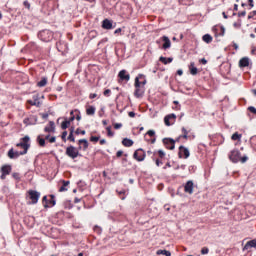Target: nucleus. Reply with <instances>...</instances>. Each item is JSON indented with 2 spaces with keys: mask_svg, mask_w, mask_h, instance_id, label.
Instances as JSON below:
<instances>
[{
  "mask_svg": "<svg viewBox=\"0 0 256 256\" xmlns=\"http://www.w3.org/2000/svg\"><path fill=\"white\" fill-rule=\"evenodd\" d=\"M141 85H142V87H145V85H147V79H143V81L140 82V87H141Z\"/></svg>",
  "mask_w": 256,
  "mask_h": 256,
  "instance_id": "obj_56",
  "label": "nucleus"
},
{
  "mask_svg": "<svg viewBox=\"0 0 256 256\" xmlns=\"http://www.w3.org/2000/svg\"><path fill=\"white\" fill-rule=\"evenodd\" d=\"M46 133H55V122L50 121L48 126L44 128Z\"/></svg>",
  "mask_w": 256,
  "mask_h": 256,
  "instance_id": "obj_17",
  "label": "nucleus"
},
{
  "mask_svg": "<svg viewBox=\"0 0 256 256\" xmlns=\"http://www.w3.org/2000/svg\"><path fill=\"white\" fill-rule=\"evenodd\" d=\"M0 171H1V176H0V178L2 179V180H5V179H7V175H11V171H12V168H11V165H3L2 167H1V169H0Z\"/></svg>",
  "mask_w": 256,
  "mask_h": 256,
  "instance_id": "obj_8",
  "label": "nucleus"
},
{
  "mask_svg": "<svg viewBox=\"0 0 256 256\" xmlns=\"http://www.w3.org/2000/svg\"><path fill=\"white\" fill-rule=\"evenodd\" d=\"M171 116H165L164 117V123L167 127H171V125H173V122L170 120Z\"/></svg>",
  "mask_w": 256,
  "mask_h": 256,
  "instance_id": "obj_32",
  "label": "nucleus"
},
{
  "mask_svg": "<svg viewBox=\"0 0 256 256\" xmlns=\"http://www.w3.org/2000/svg\"><path fill=\"white\" fill-rule=\"evenodd\" d=\"M122 29L121 28H117L115 31H114V35H117L119 33H121Z\"/></svg>",
  "mask_w": 256,
  "mask_h": 256,
  "instance_id": "obj_61",
  "label": "nucleus"
},
{
  "mask_svg": "<svg viewBox=\"0 0 256 256\" xmlns=\"http://www.w3.org/2000/svg\"><path fill=\"white\" fill-rule=\"evenodd\" d=\"M229 159L232 163H239V161H241V152L239 150H232Z\"/></svg>",
  "mask_w": 256,
  "mask_h": 256,
  "instance_id": "obj_6",
  "label": "nucleus"
},
{
  "mask_svg": "<svg viewBox=\"0 0 256 256\" xmlns=\"http://www.w3.org/2000/svg\"><path fill=\"white\" fill-rule=\"evenodd\" d=\"M219 29H220L219 35L220 37H223L225 35V26H214L212 28V31L213 33H218Z\"/></svg>",
  "mask_w": 256,
  "mask_h": 256,
  "instance_id": "obj_18",
  "label": "nucleus"
},
{
  "mask_svg": "<svg viewBox=\"0 0 256 256\" xmlns=\"http://www.w3.org/2000/svg\"><path fill=\"white\" fill-rule=\"evenodd\" d=\"M102 29H106V30L115 29V26H113V21L109 19H104L102 21Z\"/></svg>",
  "mask_w": 256,
  "mask_h": 256,
  "instance_id": "obj_13",
  "label": "nucleus"
},
{
  "mask_svg": "<svg viewBox=\"0 0 256 256\" xmlns=\"http://www.w3.org/2000/svg\"><path fill=\"white\" fill-rule=\"evenodd\" d=\"M51 199L49 202H47V196L43 197V203H44V207H55V196L54 195H50Z\"/></svg>",
  "mask_w": 256,
  "mask_h": 256,
  "instance_id": "obj_12",
  "label": "nucleus"
},
{
  "mask_svg": "<svg viewBox=\"0 0 256 256\" xmlns=\"http://www.w3.org/2000/svg\"><path fill=\"white\" fill-rule=\"evenodd\" d=\"M145 157H147V153L143 148H138L133 154V159L139 162L145 161Z\"/></svg>",
  "mask_w": 256,
  "mask_h": 256,
  "instance_id": "obj_3",
  "label": "nucleus"
},
{
  "mask_svg": "<svg viewBox=\"0 0 256 256\" xmlns=\"http://www.w3.org/2000/svg\"><path fill=\"white\" fill-rule=\"evenodd\" d=\"M159 62L163 63L164 65H168V63H173V58H171V57L166 58V57L161 56L159 58Z\"/></svg>",
  "mask_w": 256,
  "mask_h": 256,
  "instance_id": "obj_21",
  "label": "nucleus"
},
{
  "mask_svg": "<svg viewBox=\"0 0 256 256\" xmlns=\"http://www.w3.org/2000/svg\"><path fill=\"white\" fill-rule=\"evenodd\" d=\"M75 133L76 135H85V130L77 129Z\"/></svg>",
  "mask_w": 256,
  "mask_h": 256,
  "instance_id": "obj_44",
  "label": "nucleus"
},
{
  "mask_svg": "<svg viewBox=\"0 0 256 256\" xmlns=\"http://www.w3.org/2000/svg\"><path fill=\"white\" fill-rule=\"evenodd\" d=\"M29 105H35L36 107H39L41 103H35L33 100H28Z\"/></svg>",
  "mask_w": 256,
  "mask_h": 256,
  "instance_id": "obj_45",
  "label": "nucleus"
},
{
  "mask_svg": "<svg viewBox=\"0 0 256 256\" xmlns=\"http://www.w3.org/2000/svg\"><path fill=\"white\" fill-rule=\"evenodd\" d=\"M209 253V248L208 247H203L201 249V255H207Z\"/></svg>",
  "mask_w": 256,
  "mask_h": 256,
  "instance_id": "obj_40",
  "label": "nucleus"
},
{
  "mask_svg": "<svg viewBox=\"0 0 256 256\" xmlns=\"http://www.w3.org/2000/svg\"><path fill=\"white\" fill-rule=\"evenodd\" d=\"M156 255L171 256V251H169V250H157Z\"/></svg>",
  "mask_w": 256,
  "mask_h": 256,
  "instance_id": "obj_28",
  "label": "nucleus"
},
{
  "mask_svg": "<svg viewBox=\"0 0 256 256\" xmlns=\"http://www.w3.org/2000/svg\"><path fill=\"white\" fill-rule=\"evenodd\" d=\"M128 115H129V117L133 118V117H135V112L131 111L128 113Z\"/></svg>",
  "mask_w": 256,
  "mask_h": 256,
  "instance_id": "obj_63",
  "label": "nucleus"
},
{
  "mask_svg": "<svg viewBox=\"0 0 256 256\" xmlns=\"http://www.w3.org/2000/svg\"><path fill=\"white\" fill-rule=\"evenodd\" d=\"M166 117H170V121L172 122V123H175V119H177V115H175V114H168V115H166Z\"/></svg>",
  "mask_w": 256,
  "mask_h": 256,
  "instance_id": "obj_39",
  "label": "nucleus"
},
{
  "mask_svg": "<svg viewBox=\"0 0 256 256\" xmlns=\"http://www.w3.org/2000/svg\"><path fill=\"white\" fill-rule=\"evenodd\" d=\"M195 187V184L193 183L192 180H189L186 182L184 185V192L188 193V195H193V189Z\"/></svg>",
  "mask_w": 256,
  "mask_h": 256,
  "instance_id": "obj_10",
  "label": "nucleus"
},
{
  "mask_svg": "<svg viewBox=\"0 0 256 256\" xmlns=\"http://www.w3.org/2000/svg\"><path fill=\"white\" fill-rule=\"evenodd\" d=\"M133 140L129 139V138H124L122 140V145H124V147H133Z\"/></svg>",
  "mask_w": 256,
  "mask_h": 256,
  "instance_id": "obj_22",
  "label": "nucleus"
},
{
  "mask_svg": "<svg viewBox=\"0 0 256 256\" xmlns=\"http://www.w3.org/2000/svg\"><path fill=\"white\" fill-rule=\"evenodd\" d=\"M256 249V240H250L248 241L245 246L243 247L242 251H249V249Z\"/></svg>",
  "mask_w": 256,
  "mask_h": 256,
  "instance_id": "obj_15",
  "label": "nucleus"
},
{
  "mask_svg": "<svg viewBox=\"0 0 256 256\" xmlns=\"http://www.w3.org/2000/svg\"><path fill=\"white\" fill-rule=\"evenodd\" d=\"M121 127H123V124H121V123L114 124V129H121Z\"/></svg>",
  "mask_w": 256,
  "mask_h": 256,
  "instance_id": "obj_47",
  "label": "nucleus"
},
{
  "mask_svg": "<svg viewBox=\"0 0 256 256\" xmlns=\"http://www.w3.org/2000/svg\"><path fill=\"white\" fill-rule=\"evenodd\" d=\"M171 116H165L164 117V123L167 127H171V125H173V122L170 120Z\"/></svg>",
  "mask_w": 256,
  "mask_h": 256,
  "instance_id": "obj_31",
  "label": "nucleus"
},
{
  "mask_svg": "<svg viewBox=\"0 0 256 256\" xmlns=\"http://www.w3.org/2000/svg\"><path fill=\"white\" fill-rule=\"evenodd\" d=\"M27 194L33 205L37 204L41 197V194L35 190H29Z\"/></svg>",
  "mask_w": 256,
  "mask_h": 256,
  "instance_id": "obj_5",
  "label": "nucleus"
},
{
  "mask_svg": "<svg viewBox=\"0 0 256 256\" xmlns=\"http://www.w3.org/2000/svg\"><path fill=\"white\" fill-rule=\"evenodd\" d=\"M233 26L236 27L237 29H239V28L241 27V23L235 22V23L233 24Z\"/></svg>",
  "mask_w": 256,
  "mask_h": 256,
  "instance_id": "obj_62",
  "label": "nucleus"
},
{
  "mask_svg": "<svg viewBox=\"0 0 256 256\" xmlns=\"http://www.w3.org/2000/svg\"><path fill=\"white\" fill-rule=\"evenodd\" d=\"M46 35H49V37H51V32L45 30L40 33V37L41 39H43V41H49V38H45Z\"/></svg>",
  "mask_w": 256,
  "mask_h": 256,
  "instance_id": "obj_27",
  "label": "nucleus"
},
{
  "mask_svg": "<svg viewBox=\"0 0 256 256\" xmlns=\"http://www.w3.org/2000/svg\"><path fill=\"white\" fill-rule=\"evenodd\" d=\"M123 155V151L122 150H119L117 153H116V157H121Z\"/></svg>",
  "mask_w": 256,
  "mask_h": 256,
  "instance_id": "obj_59",
  "label": "nucleus"
},
{
  "mask_svg": "<svg viewBox=\"0 0 256 256\" xmlns=\"http://www.w3.org/2000/svg\"><path fill=\"white\" fill-rule=\"evenodd\" d=\"M62 183H63V185L59 188L60 193L67 191V187H69L70 182L63 180Z\"/></svg>",
  "mask_w": 256,
  "mask_h": 256,
  "instance_id": "obj_25",
  "label": "nucleus"
},
{
  "mask_svg": "<svg viewBox=\"0 0 256 256\" xmlns=\"http://www.w3.org/2000/svg\"><path fill=\"white\" fill-rule=\"evenodd\" d=\"M71 125V121H68L67 119L64 120L62 123H61V129L65 130V129H68V127Z\"/></svg>",
  "mask_w": 256,
  "mask_h": 256,
  "instance_id": "obj_30",
  "label": "nucleus"
},
{
  "mask_svg": "<svg viewBox=\"0 0 256 256\" xmlns=\"http://www.w3.org/2000/svg\"><path fill=\"white\" fill-rule=\"evenodd\" d=\"M248 111H250V113H253V115H256V108L254 106L248 107Z\"/></svg>",
  "mask_w": 256,
  "mask_h": 256,
  "instance_id": "obj_43",
  "label": "nucleus"
},
{
  "mask_svg": "<svg viewBox=\"0 0 256 256\" xmlns=\"http://www.w3.org/2000/svg\"><path fill=\"white\" fill-rule=\"evenodd\" d=\"M135 79H138V81H139L140 79H147V78H146L145 74H138V76Z\"/></svg>",
  "mask_w": 256,
  "mask_h": 256,
  "instance_id": "obj_46",
  "label": "nucleus"
},
{
  "mask_svg": "<svg viewBox=\"0 0 256 256\" xmlns=\"http://www.w3.org/2000/svg\"><path fill=\"white\" fill-rule=\"evenodd\" d=\"M118 77L120 81H126V82L131 79V75L129 74V72H127V70H121L118 73Z\"/></svg>",
  "mask_w": 256,
  "mask_h": 256,
  "instance_id": "obj_11",
  "label": "nucleus"
},
{
  "mask_svg": "<svg viewBox=\"0 0 256 256\" xmlns=\"http://www.w3.org/2000/svg\"><path fill=\"white\" fill-rule=\"evenodd\" d=\"M182 133L183 135H180V137H182V139H195V134H189L190 131L185 129V127H182Z\"/></svg>",
  "mask_w": 256,
  "mask_h": 256,
  "instance_id": "obj_14",
  "label": "nucleus"
},
{
  "mask_svg": "<svg viewBox=\"0 0 256 256\" xmlns=\"http://www.w3.org/2000/svg\"><path fill=\"white\" fill-rule=\"evenodd\" d=\"M24 6H26L27 9H31V4L28 1H24Z\"/></svg>",
  "mask_w": 256,
  "mask_h": 256,
  "instance_id": "obj_53",
  "label": "nucleus"
},
{
  "mask_svg": "<svg viewBox=\"0 0 256 256\" xmlns=\"http://www.w3.org/2000/svg\"><path fill=\"white\" fill-rule=\"evenodd\" d=\"M167 167H171V163L167 162L166 165L163 167V169H167Z\"/></svg>",
  "mask_w": 256,
  "mask_h": 256,
  "instance_id": "obj_64",
  "label": "nucleus"
},
{
  "mask_svg": "<svg viewBox=\"0 0 256 256\" xmlns=\"http://www.w3.org/2000/svg\"><path fill=\"white\" fill-rule=\"evenodd\" d=\"M66 155L70 157V159H77V157H79V149L74 146H68L66 148Z\"/></svg>",
  "mask_w": 256,
  "mask_h": 256,
  "instance_id": "obj_4",
  "label": "nucleus"
},
{
  "mask_svg": "<svg viewBox=\"0 0 256 256\" xmlns=\"http://www.w3.org/2000/svg\"><path fill=\"white\" fill-rule=\"evenodd\" d=\"M48 141H49V143H55V141H56L55 136L50 137Z\"/></svg>",
  "mask_w": 256,
  "mask_h": 256,
  "instance_id": "obj_55",
  "label": "nucleus"
},
{
  "mask_svg": "<svg viewBox=\"0 0 256 256\" xmlns=\"http://www.w3.org/2000/svg\"><path fill=\"white\" fill-rule=\"evenodd\" d=\"M8 157H9V159H15V151L13 150V148H11L8 151Z\"/></svg>",
  "mask_w": 256,
  "mask_h": 256,
  "instance_id": "obj_37",
  "label": "nucleus"
},
{
  "mask_svg": "<svg viewBox=\"0 0 256 256\" xmlns=\"http://www.w3.org/2000/svg\"><path fill=\"white\" fill-rule=\"evenodd\" d=\"M62 139H63L64 141H67V131H64V132L62 133Z\"/></svg>",
  "mask_w": 256,
  "mask_h": 256,
  "instance_id": "obj_52",
  "label": "nucleus"
},
{
  "mask_svg": "<svg viewBox=\"0 0 256 256\" xmlns=\"http://www.w3.org/2000/svg\"><path fill=\"white\" fill-rule=\"evenodd\" d=\"M239 67H249V58L244 57L239 61Z\"/></svg>",
  "mask_w": 256,
  "mask_h": 256,
  "instance_id": "obj_20",
  "label": "nucleus"
},
{
  "mask_svg": "<svg viewBox=\"0 0 256 256\" xmlns=\"http://www.w3.org/2000/svg\"><path fill=\"white\" fill-rule=\"evenodd\" d=\"M154 161H155L157 167H161V165H163V159H155Z\"/></svg>",
  "mask_w": 256,
  "mask_h": 256,
  "instance_id": "obj_42",
  "label": "nucleus"
},
{
  "mask_svg": "<svg viewBox=\"0 0 256 256\" xmlns=\"http://www.w3.org/2000/svg\"><path fill=\"white\" fill-rule=\"evenodd\" d=\"M247 15V11H242L238 13V17H245Z\"/></svg>",
  "mask_w": 256,
  "mask_h": 256,
  "instance_id": "obj_49",
  "label": "nucleus"
},
{
  "mask_svg": "<svg viewBox=\"0 0 256 256\" xmlns=\"http://www.w3.org/2000/svg\"><path fill=\"white\" fill-rule=\"evenodd\" d=\"M20 155H25V154H21V152H14V159H17V157H19Z\"/></svg>",
  "mask_w": 256,
  "mask_h": 256,
  "instance_id": "obj_54",
  "label": "nucleus"
},
{
  "mask_svg": "<svg viewBox=\"0 0 256 256\" xmlns=\"http://www.w3.org/2000/svg\"><path fill=\"white\" fill-rule=\"evenodd\" d=\"M33 102H34V103H40V102H39V96H34V97H33Z\"/></svg>",
  "mask_w": 256,
  "mask_h": 256,
  "instance_id": "obj_57",
  "label": "nucleus"
},
{
  "mask_svg": "<svg viewBox=\"0 0 256 256\" xmlns=\"http://www.w3.org/2000/svg\"><path fill=\"white\" fill-rule=\"evenodd\" d=\"M190 155H191V153L189 152V148H187L185 146L179 147L178 157L180 159H189Z\"/></svg>",
  "mask_w": 256,
  "mask_h": 256,
  "instance_id": "obj_7",
  "label": "nucleus"
},
{
  "mask_svg": "<svg viewBox=\"0 0 256 256\" xmlns=\"http://www.w3.org/2000/svg\"><path fill=\"white\" fill-rule=\"evenodd\" d=\"M37 141H38L40 147H45V138H41V136H38Z\"/></svg>",
  "mask_w": 256,
  "mask_h": 256,
  "instance_id": "obj_35",
  "label": "nucleus"
},
{
  "mask_svg": "<svg viewBox=\"0 0 256 256\" xmlns=\"http://www.w3.org/2000/svg\"><path fill=\"white\" fill-rule=\"evenodd\" d=\"M189 70L192 75H197L198 69L195 67V62L190 63Z\"/></svg>",
  "mask_w": 256,
  "mask_h": 256,
  "instance_id": "obj_23",
  "label": "nucleus"
},
{
  "mask_svg": "<svg viewBox=\"0 0 256 256\" xmlns=\"http://www.w3.org/2000/svg\"><path fill=\"white\" fill-rule=\"evenodd\" d=\"M202 41H204V43H212L213 42V36H211V34H205L202 37Z\"/></svg>",
  "mask_w": 256,
  "mask_h": 256,
  "instance_id": "obj_24",
  "label": "nucleus"
},
{
  "mask_svg": "<svg viewBox=\"0 0 256 256\" xmlns=\"http://www.w3.org/2000/svg\"><path fill=\"white\" fill-rule=\"evenodd\" d=\"M155 153H156V152H152L151 150H148V151H147V155H153V156H152V159H153V160H155Z\"/></svg>",
  "mask_w": 256,
  "mask_h": 256,
  "instance_id": "obj_51",
  "label": "nucleus"
},
{
  "mask_svg": "<svg viewBox=\"0 0 256 256\" xmlns=\"http://www.w3.org/2000/svg\"><path fill=\"white\" fill-rule=\"evenodd\" d=\"M79 145H83L84 149L89 147V142L86 139L79 140Z\"/></svg>",
  "mask_w": 256,
  "mask_h": 256,
  "instance_id": "obj_34",
  "label": "nucleus"
},
{
  "mask_svg": "<svg viewBox=\"0 0 256 256\" xmlns=\"http://www.w3.org/2000/svg\"><path fill=\"white\" fill-rule=\"evenodd\" d=\"M162 41L164 44L162 45V49L167 50L171 47V40L167 36L162 37Z\"/></svg>",
  "mask_w": 256,
  "mask_h": 256,
  "instance_id": "obj_16",
  "label": "nucleus"
},
{
  "mask_svg": "<svg viewBox=\"0 0 256 256\" xmlns=\"http://www.w3.org/2000/svg\"><path fill=\"white\" fill-rule=\"evenodd\" d=\"M134 87V97H136V99H141V97L145 95V87L141 86V81H139L138 78L135 79Z\"/></svg>",
  "mask_w": 256,
  "mask_h": 256,
  "instance_id": "obj_1",
  "label": "nucleus"
},
{
  "mask_svg": "<svg viewBox=\"0 0 256 256\" xmlns=\"http://www.w3.org/2000/svg\"><path fill=\"white\" fill-rule=\"evenodd\" d=\"M249 3V7H251V9H253V7H255V4H253V0H248Z\"/></svg>",
  "mask_w": 256,
  "mask_h": 256,
  "instance_id": "obj_58",
  "label": "nucleus"
},
{
  "mask_svg": "<svg viewBox=\"0 0 256 256\" xmlns=\"http://www.w3.org/2000/svg\"><path fill=\"white\" fill-rule=\"evenodd\" d=\"M232 141H239V139H241V134L239 133H234L231 137Z\"/></svg>",
  "mask_w": 256,
  "mask_h": 256,
  "instance_id": "obj_36",
  "label": "nucleus"
},
{
  "mask_svg": "<svg viewBox=\"0 0 256 256\" xmlns=\"http://www.w3.org/2000/svg\"><path fill=\"white\" fill-rule=\"evenodd\" d=\"M106 131H107L108 137H114L115 133H113V131H111V126H108L106 128Z\"/></svg>",
  "mask_w": 256,
  "mask_h": 256,
  "instance_id": "obj_38",
  "label": "nucleus"
},
{
  "mask_svg": "<svg viewBox=\"0 0 256 256\" xmlns=\"http://www.w3.org/2000/svg\"><path fill=\"white\" fill-rule=\"evenodd\" d=\"M22 142L16 144V147H21L24 149L21 152V155H27V151H29V147H31V144H29V141H31V138L29 136H25L21 139Z\"/></svg>",
  "mask_w": 256,
  "mask_h": 256,
  "instance_id": "obj_2",
  "label": "nucleus"
},
{
  "mask_svg": "<svg viewBox=\"0 0 256 256\" xmlns=\"http://www.w3.org/2000/svg\"><path fill=\"white\" fill-rule=\"evenodd\" d=\"M37 85L38 87H45V85H47V78L46 77L42 78L41 81L37 83Z\"/></svg>",
  "mask_w": 256,
  "mask_h": 256,
  "instance_id": "obj_33",
  "label": "nucleus"
},
{
  "mask_svg": "<svg viewBox=\"0 0 256 256\" xmlns=\"http://www.w3.org/2000/svg\"><path fill=\"white\" fill-rule=\"evenodd\" d=\"M159 159H165V153L163 150H158Z\"/></svg>",
  "mask_w": 256,
  "mask_h": 256,
  "instance_id": "obj_41",
  "label": "nucleus"
},
{
  "mask_svg": "<svg viewBox=\"0 0 256 256\" xmlns=\"http://www.w3.org/2000/svg\"><path fill=\"white\" fill-rule=\"evenodd\" d=\"M104 95H105V97H109V95H111V90L110 89H106L104 91Z\"/></svg>",
  "mask_w": 256,
  "mask_h": 256,
  "instance_id": "obj_50",
  "label": "nucleus"
},
{
  "mask_svg": "<svg viewBox=\"0 0 256 256\" xmlns=\"http://www.w3.org/2000/svg\"><path fill=\"white\" fill-rule=\"evenodd\" d=\"M248 159H249V158H248L247 156H243V157L240 156V161H241V163H246V161H247Z\"/></svg>",
  "mask_w": 256,
  "mask_h": 256,
  "instance_id": "obj_48",
  "label": "nucleus"
},
{
  "mask_svg": "<svg viewBox=\"0 0 256 256\" xmlns=\"http://www.w3.org/2000/svg\"><path fill=\"white\" fill-rule=\"evenodd\" d=\"M200 63H202V65H207V59L202 58V59L200 60Z\"/></svg>",
  "mask_w": 256,
  "mask_h": 256,
  "instance_id": "obj_60",
  "label": "nucleus"
},
{
  "mask_svg": "<svg viewBox=\"0 0 256 256\" xmlns=\"http://www.w3.org/2000/svg\"><path fill=\"white\" fill-rule=\"evenodd\" d=\"M73 133H75V128L74 127H72L70 129V134L68 136V140L72 141V143H75V136H73Z\"/></svg>",
  "mask_w": 256,
  "mask_h": 256,
  "instance_id": "obj_29",
  "label": "nucleus"
},
{
  "mask_svg": "<svg viewBox=\"0 0 256 256\" xmlns=\"http://www.w3.org/2000/svg\"><path fill=\"white\" fill-rule=\"evenodd\" d=\"M146 135H149V137H154L150 140H146L148 143L150 142L152 145L155 144V141H157V138L155 137V130H148Z\"/></svg>",
  "mask_w": 256,
  "mask_h": 256,
  "instance_id": "obj_19",
  "label": "nucleus"
},
{
  "mask_svg": "<svg viewBox=\"0 0 256 256\" xmlns=\"http://www.w3.org/2000/svg\"><path fill=\"white\" fill-rule=\"evenodd\" d=\"M162 142L164 143L166 149H170V151L175 149V140L173 138H164Z\"/></svg>",
  "mask_w": 256,
  "mask_h": 256,
  "instance_id": "obj_9",
  "label": "nucleus"
},
{
  "mask_svg": "<svg viewBox=\"0 0 256 256\" xmlns=\"http://www.w3.org/2000/svg\"><path fill=\"white\" fill-rule=\"evenodd\" d=\"M95 106H88L86 108V115H95Z\"/></svg>",
  "mask_w": 256,
  "mask_h": 256,
  "instance_id": "obj_26",
  "label": "nucleus"
}]
</instances>
